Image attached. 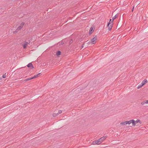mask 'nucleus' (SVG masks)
<instances>
[{"label": "nucleus", "instance_id": "1", "mask_svg": "<svg viewBox=\"0 0 148 148\" xmlns=\"http://www.w3.org/2000/svg\"><path fill=\"white\" fill-rule=\"evenodd\" d=\"M106 136H103L101 138L97 140L94 141L93 142V144L99 145L100 144L106 137Z\"/></svg>", "mask_w": 148, "mask_h": 148}, {"label": "nucleus", "instance_id": "14", "mask_svg": "<svg viewBox=\"0 0 148 148\" xmlns=\"http://www.w3.org/2000/svg\"><path fill=\"white\" fill-rule=\"evenodd\" d=\"M33 79V78H32V77H29V78H27L25 79L24 80V81H27L31 80V79Z\"/></svg>", "mask_w": 148, "mask_h": 148}, {"label": "nucleus", "instance_id": "13", "mask_svg": "<svg viewBox=\"0 0 148 148\" xmlns=\"http://www.w3.org/2000/svg\"><path fill=\"white\" fill-rule=\"evenodd\" d=\"M61 52L60 51H58L56 53V55L58 56L60 55Z\"/></svg>", "mask_w": 148, "mask_h": 148}, {"label": "nucleus", "instance_id": "7", "mask_svg": "<svg viewBox=\"0 0 148 148\" xmlns=\"http://www.w3.org/2000/svg\"><path fill=\"white\" fill-rule=\"evenodd\" d=\"M147 80L146 79H145L141 83V84L143 86L147 82Z\"/></svg>", "mask_w": 148, "mask_h": 148}, {"label": "nucleus", "instance_id": "9", "mask_svg": "<svg viewBox=\"0 0 148 148\" xmlns=\"http://www.w3.org/2000/svg\"><path fill=\"white\" fill-rule=\"evenodd\" d=\"M94 30L93 29V28L92 27H91L90 29L89 32V34H91L92 32H93Z\"/></svg>", "mask_w": 148, "mask_h": 148}, {"label": "nucleus", "instance_id": "6", "mask_svg": "<svg viewBox=\"0 0 148 148\" xmlns=\"http://www.w3.org/2000/svg\"><path fill=\"white\" fill-rule=\"evenodd\" d=\"M28 67H31L32 69L34 68V67L31 63H29L27 65Z\"/></svg>", "mask_w": 148, "mask_h": 148}, {"label": "nucleus", "instance_id": "10", "mask_svg": "<svg viewBox=\"0 0 148 148\" xmlns=\"http://www.w3.org/2000/svg\"><path fill=\"white\" fill-rule=\"evenodd\" d=\"M40 74V73H39L37 74L36 75H35L34 76L32 77L33 79H34L38 77L39 76V75Z\"/></svg>", "mask_w": 148, "mask_h": 148}, {"label": "nucleus", "instance_id": "5", "mask_svg": "<svg viewBox=\"0 0 148 148\" xmlns=\"http://www.w3.org/2000/svg\"><path fill=\"white\" fill-rule=\"evenodd\" d=\"M127 124H130L131 123L132 124V125L133 126V123H134V120L133 119L130 120L129 121H126Z\"/></svg>", "mask_w": 148, "mask_h": 148}, {"label": "nucleus", "instance_id": "17", "mask_svg": "<svg viewBox=\"0 0 148 148\" xmlns=\"http://www.w3.org/2000/svg\"><path fill=\"white\" fill-rule=\"evenodd\" d=\"M62 110H60L58 111V113L59 114L62 113Z\"/></svg>", "mask_w": 148, "mask_h": 148}, {"label": "nucleus", "instance_id": "23", "mask_svg": "<svg viewBox=\"0 0 148 148\" xmlns=\"http://www.w3.org/2000/svg\"><path fill=\"white\" fill-rule=\"evenodd\" d=\"M28 44V42H25L24 44H26V45H27Z\"/></svg>", "mask_w": 148, "mask_h": 148}, {"label": "nucleus", "instance_id": "12", "mask_svg": "<svg viewBox=\"0 0 148 148\" xmlns=\"http://www.w3.org/2000/svg\"><path fill=\"white\" fill-rule=\"evenodd\" d=\"M120 124L123 125H125L127 124V123L126 122V121H125L123 122H121L120 123Z\"/></svg>", "mask_w": 148, "mask_h": 148}, {"label": "nucleus", "instance_id": "11", "mask_svg": "<svg viewBox=\"0 0 148 148\" xmlns=\"http://www.w3.org/2000/svg\"><path fill=\"white\" fill-rule=\"evenodd\" d=\"M118 16V14H116L114 17H112V20L113 21L115 18H116Z\"/></svg>", "mask_w": 148, "mask_h": 148}, {"label": "nucleus", "instance_id": "22", "mask_svg": "<svg viewBox=\"0 0 148 148\" xmlns=\"http://www.w3.org/2000/svg\"><path fill=\"white\" fill-rule=\"evenodd\" d=\"M145 103L148 104V100H146L145 101Z\"/></svg>", "mask_w": 148, "mask_h": 148}, {"label": "nucleus", "instance_id": "19", "mask_svg": "<svg viewBox=\"0 0 148 148\" xmlns=\"http://www.w3.org/2000/svg\"><path fill=\"white\" fill-rule=\"evenodd\" d=\"M27 46V45H26V44H24L23 45V48L24 49H25L26 48Z\"/></svg>", "mask_w": 148, "mask_h": 148}, {"label": "nucleus", "instance_id": "15", "mask_svg": "<svg viewBox=\"0 0 148 148\" xmlns=\"http://www.w3.org/2000/svg\"><path fill=\"white\" fill-rule=\"evenodd\" d=\"M58 115H59V114H58V113H54L53 114V116L55 117V116H58Z\"/></svg>", "mask_w": 148, "mask_h": 148}, {"label": "nucleus", "instance_id": "4", "mask_svg": "<svg viewBox=\"0 0 148 148\" xmlns=\"http://www.w3.org/2000/svg\"><path fill=\"white\" fill-rule=\"evenodd\" d=\"M138 123H139L140 124L141 123V122L139 119H137L136 121H134V123H133V126H134Z\"/></svg>", "mask_w": 148, "mask_h": 148}, {"label": "nucleus", "instance_id": "24", "mask_svg": "<svg viewBox=\"0 0 148 148\" xmlns=\"http://www.w3.org/2000/svg\"><path fill=\"white\" fill-rule=\"evenodd\" d=\"M134 6H133V8H132V11H133V10H134Z\"/></svg>", "mask_w": 148, "mask_h": 148}, {"label": "nucleus", "instance_id": "16", "mask_svg": "<svg viewBox=\"0 0 148 148\" xmlns=\"http://www.w3.org/2000/svg\"><path fill=\"white\" fill-rule=\"evenodd\" d=\"M143 86L141 84H139L138 85V86L137 87V88L139 89L141 88L142 86Z\"/></svg>", "mask_w": 148, "mask_h": 148}, {"label": "nucleus", "instance_id": "20", "mask_svg": "<svg viewBox=\"0 0 148 148\" xmlns=\"http://www.w3.org/2000/svg\"><path fill=\"white\" fill-rule=\"evenodd\" d=\"M6 73H5V74H4L3 75L2 77L3 78H5L6 77Z\"/></svg>", "mask_w": 148, "mask_h": 148}, {"label": "nucleus", "instance_id": "18", "mask_svg": "<svg viewBox=\"0 0 148 148\" xmlns=\"http://www.w3.org/2000/svg\"><path fill=\"white\" fill-rule=\"evenodd\" d=\"M24 23L23 22L21 24V26H22V27H23V26H24Z\"/></svg>", "mask_w": 148, "mask_h": 148}, {"label": "nucleus", "instance_id": "25", "mask_svg": "<svg viewBox=\"0 0 148 148\" xmlns=\"http://www.w3.org/2000/svg\"><path fill=\"white\" fill-rule=\"evenodd\" d=\"M111 20H112V19H110L109 22H110L111 21Z\"/></svg>", "mask_w": 148, "mask_h": 148}, {"label": "nucleus", "instance_id": "21", "mask_svg": "<svg viewBox=\"0 0 148 148\" xmlns=\"http://www.w3.org/2000/svg\"><path fill=\"white\" fill-rule=\"evenodd\" d=\"M145 104V101H143L141 102V104L142 105H144V104Z\"/></svg>", "mask_w": 148, "mask_h": 148}, {"label": "nucleus", "instance_id": "3", "mask_svg": "<svg viewBox=\"0 0 148 148\" xmlns=\"http://www.w3.org/2000/svg\"><path fill=\"white\" fill-rule=\"evenodd\" d=\"M113 24H111V23L108 22V24L107 26L108 27V29L109 31L111 30L112 26Z\"/></svg>", "mask_w": 148, "mask_h": 148}, {"label": "nucleus", "instance_id": "2", "mask_svg": "<svg viewBox=\"0 0 148 148\" xmlns=\"http://www.w3.org/2000/svg\"><path fill=\"white\" fill-rule=\"evenodd\" d=\"M97 37L95 36L90 41L88 42L89 43H92V44H95L96 42V40H97Z\"/></svg>", "mask_w": 148, "mask_h": 148}, {"label": "nucleus", "instance_id": "8", "mask_svg": "<svg viewBox=\"0 0 148 148\" xmlns=\"http://www.w3.org/2000/svg\"><path fill=\"white\" fill-rule=\"evenodd\" d=\"M22 28V26H19L17 29L16 30V31L14 32H17L18 31L20 30Z\"/></svg>", "mask_w": 148, "mask_h": 148}, {"label": "nucleus", "instance_id": "26", "mask_svg": "<svg viewBox=\"0 0 148 148\" xmlns=\"http://www.w3.org/2000/svg\"><path fill=\"white\" fill-rule=\"evenodd\" d=\"M84 45V44H83V45L82 46V48H83V45Z\"/></svg>", "mask_w": 148, "mask_h": 148}]
</instances>
